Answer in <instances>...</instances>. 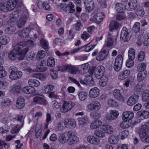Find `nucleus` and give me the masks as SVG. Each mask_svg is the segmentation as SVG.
<instances>
[{
    "label": "nucleus",
    "instance_id": "nucleus-1",
    "mask_svg": "<svg viewBox=\"0 0 149 149\" xmlns=\"http://www.w3.org/2000/svg\"><path fill=\"white\" fill-rule=\"evenodd\" d=\"M26 45L29 47H32L34 46V43L32 40H30L19 43L16 45L15 47L8 54V57L10 59L13 60L17 58L19 60L23 59L24 58L26 53L28 51V48H26L22 50V47H24Z\"/></svg>",
    "mask_w": 149,
    "mask_h": 149
},
{
    "label": "nucleus",
    "instance_id": "nucleus-2",
    "mask_svg": "<svg viewBox=\"0 0 149 149\" xmlns=\"http://www.w3.org/2000/svg\"><path fill=\"white\" fill-rule=\"evenodd\" d=\"M10 19L12 22L17 21V26L19 28L23 26L27 20V16L23 13L21 10H17L13 11L10 15Z\"/></svg>",
    "mask_w": 149,
    "mask_h": 149
},
{
    "label": "nucleus",
    "instance_id": "nucleus-3",
    "mask_svg": "<svg viewBox=\"0 0 149 149\" xmlns=\"http://www.w3.org/2000/svg\"><path fill=\"white\" fill-rule=\"evenodd\" d=\"M10 74V78L12 80H16L20 78L22 75V72L18 70L14 66H12L9 68Z\"/></svg>",
    "mask_w": 149,
    "mask_h": 149
},
{
    "label": "nucleus",
    "instance_id": "nucleus-4",
    "mask_svg": "<svg viewBox=\"0 0 149 149\" xmlns=\"http://www.w3.org/2000/svg\"><path fill=\"white\" fill-rule=\"evenodd\" d=\"M19 5L16 2L8 1L3 3L1 11H5L6 10L11 11L16 6Z\"/></svg>",
    "mask_w": 149,
    "mask_h": 149
},
{
    "label": "nucleus",
    "instance_id": "nucleus-5",
    "mask_svg": "<svg viewBox=\"0 0 149 149\" xmlns=\"http://www.w3.org/2000/svg\"><path fill=\"white\" fill-rule=\"evenodd\" d=\"M123 58L121 54L118 55L116 57L114 62V69L116 71H119L121 69L123 63Z\"/></svg>",
    "mask_w": 149,
    "mask_h": 149
},
{
    "label": "nucleus",
    "instance_id": "nucleus-6",
    "mask_svg": "<svg viewBox=\"0 0 149 149\" xmlns=\"http://www.w3.org/2000/svg\"><path fill=\"white\" fill-rule=\"evenodd\" d=\"M71 136V132L68 131L65 132L60 134L58 138V141L61 143H65L69 140Z\"/></svg>",
    "mask_w": 149,
    "mask_h": 149
},
{
    "label": "nucleus",
    "instance_id": "nucleus-7",
    "mask_svg": "<svg viewBox=\"0 0 149 149\" xmlns=\"http://www.w3.org/2000/svg\"><path fill=\"white\" fill-rule=\"evenodd\" d=\"M74 105L75 104L73 102L64 101L62 107L61 108V111L63 113L68 112L70 110Z\"/></svg>",
    "mask_w": 149,
    "mask_h": 149
},
{
    "label": "nucleus",
    "instance_id": "nucleus-8",
    "mask_svg": "<svg viewBox=\"0 0 149 149\" xmlns=\"http://www.w3.org/2000/svg\"><path fill=\"white\" fill-rule=\"evenodd\" d=\"M131 37L128 29L125 27H123L120 34L121 40L124 42H127L130 39Z\"/></svg>",
    "mask_w": 149,
    "mask_h": 149
},
{
    "label": "nucleus",
    "instance_id": "nucleus-9",
    "mask_svg": "<svg viewBox=\"0 0 149 149\" xmlns=\"http://www.w3.org/2000/svg\"><path fill=\"white\" fill-rule=\"evenodd\" d=\"M64 70L67 71L71 74H77L79 72L78 67L75 65H67L64 66Z\"/></svg>",
    "mask_w": 149,
    "mask_h": 149
},
{
    "label": "nucleus",
    "instance_id": "nucleus-10",
    "mask_svg": "<svg viewBox=\"0 0 149 149\" xmlns=\"http://www.w3.org/2000/svg\"><path fill=\"white\" fill-rule=\"evenodd\" d=\"M100 107L101 105L100 102L96 101L92 102L87 106L88 109L91 111L93 110L97 111L100 110Z\"/></svg>",
    "mask_w": 149,
    "mask_h": 149
},
{
    "label": "nucleus",
    "instance_id": "nucleus-11",
    "mask_svg": "<svg viewBox=\"0 0 149 149\" xmlns=\"http://www.w3.org/2000/svg\"><path fill=\"white\" fill-rule=\"evenodd\" d=\"M49 0L40 1H38L37 5L40 8H43L46 10H50V7L49 5Z\"/></svg>",
    "mask_w": 149,
    "mask_h": 149
},
{
    "label": "nucleus",
    "instance_id": "nucleus-12",
    "mask_svg": "<svg viewBox=\"0 0 149 149\" xmlns=\"http://www.w3.org/2000/svg\"><path fill=\"white\" fill-rule=\"evenodd\" d=\"M136 0H127V2L125 5V9L128 10H134L137 6Z\"/></svg>",
    "mask_w": 149,
    "mask_h": 149
},
{
    "label": "nucleus",
    "instance_id": "nucleus-13",
    "mask_svg": "<svg viewBox=\"0 0 149 149\" xmlns=\"http://www.w3.org/2000/svg\"><path fill=\"white\" fill-rule=\"evenodd\" d=\"M139 98V96L138 95L134 94L129 98L127 104L129 106L133 105L137 102Z\"/></svg>",
    "mask_w": 149,
    "mask_h": 149
},
{
    "label": "nucleus",
    "instance_id": "nucleus-14",
    "mask_svg": "<svg viewBox=\"0 0 149 149\" xmlns=\"http://www.w3.org/2000/svg\"><path fill=\"white\" fill-rule=\"evenodd\" d=\"M85 9L88 13L92 11L94 7V2L92 0H84Z\"/></svg>",
    "mask_w": 149,
    "mask_h": 149
},
{
    "label": "nucleus",
    "instance_id": "nucleus-15",
    "mask_svg": "<svg viewBox=\"0 0 149 149\" xmlns=\"http://www.w3.org/2000/svg\"><path fill=\"white\" fill-rule=\"evenodd\" d=\"M63 123L66 127L70 128L74 127L76 125L75 120L72 119H65Z\"/></svg>",
    "mask_w": 149,
    "mask_h": 149
},
{
    "label": "nucleus",
    "instance_id": "nucleus-16",
    "mask_svg": "<svg viewBox=\"0 0 149 149\" xmlns=\"http://www.w3.org/2000/svg\"><path fill=\"white\" fill-rule=\"evenodd\" d=\"M33 102L36 104H39L44 105L47 104L46 100L43 97L40 96H36L33 98Z\"/></svg>",
    "mask_w": 149,
    "mask_h": 149
},
{
    "label": "nucleus",
    "instance_id": "nucleus-17",
    "mask_svg": "<svg viewBox=\"0 0 149 149\" xmlns=\"http://www.w3.org/2000/svg\"><path fill=\"white\" fill-rule=\"evenodd\" d=\"M109 51L106 50H102L98 54L96 57V59L98 61H101L105 58L108 54Z\"/></svg>",
    "mask_w": 149,
    "mask_h": 149
},
{
    "label": "nucleus",
    "instance_id": "nucleus-18",
    "mask_svg": "<svg viewBox=\"0 0 149 149\" xmlns=\"http://www.w3.org/2000/svg\"><path fill=\"white\" fill-rule=\"evenodd\" d=\"M114 40L112 35L110 33L108 34L107 38L105 42V46L111 48L113 45Z\"/></svg>",
    "mask_w": 149,
    "mask_h": 149
},
{
    "label": "nucleus",
    "instance_id": "nucleus-19",
    "mask_svg": "<svg viewBox=\"0 0 149 149\" xmlns=\"http://www.w3.org/2000/svg\"><path fill=\"white\" fill-rule=\"evenodd\" d=\"M25 100L23 97H19L17 99L16 103V107L18 109L22 108L25 105Z\"/></svg>",
    "mask_w": 149,
    "mask_h": 149
},
{
    "label": "nucleus",
    "instance_id": "nucleus-20",
    "mask_svg": "<svg viewBox=\"0 0 149 149\" xmlns=\"http://www.w3.org/2000/svg\"><path fill=\"white\" fill-rule=\"evenodd\" d=\"M149 132V122H147L142 125L141 127L139 129V133L143 136V133L145 132Z\"/></svg>",
    "mask_w": 149,
    "mask_h": 149
},
{
    "label": "nucleus",
    "instance_id": "nucleus-21",
    "mask_svg": "<svg viewBox=\"0 0 149 149\" xmlns=\"http://www.w3.org/2000/svg\"><path fill=\"white\" fill-rule=\"evenodd\" d=\"M113 95L116 99L120 101H124V98L122 95L119 89H115L113 91Z\"/></svg>",
    "mask_w": 149,
    "mask_h": 149
},
{
    "label": "nucleus",
    "instance_id": "nucleus-22",
    "mask_svg": "<svg viewBox=\"0 0 149 149\" xmlns=\"http://www.w3.org/2000/svg\"><path fill=\"white\" fill-rule=\"evenodd\" d=\"M104 17V14L102 12L96 13L93 16L95 21L97 23L100 22Z\"/></svg>",
    "mask_w": 149,
    "mask_h": 149
},
{
    "label": "nucleus",
    "instance_id": "nucleus-23",
    "mask_svg": "<svg viewBox=\"0 0 149 149\" xmlns=\"http://www.w3.org/2000/svg\"><path fill=\"white\" fill-rule=\"evenodd\" d=\"M134 113L131 111H125L123 113L122 118L123 120H132L133 118Z\"/></svg>",
    "mask_w": 149,
    "mask_h": 149
},
{
    "label": "nucleus",
    "instance_id": "nucleus-24",
    "mask_svg": "<svg viewBox=\"0 0 149 149\" xmlns=\"http://www.w3.org/2000/svg\"><path fill=\"white\" fill-rule=\"evenodd\" d=\"M99 95V90L97 87H94L91 89L89 92V96L91 98L97 97Z\"/></svg>",
    "mask_w": 149,
    "mask_h": 149
},
{
    "label": "nucleus",
    "instance_id": "nucleus-25",
    "mask_svg": "<svg viewBox=\"0 0 149 149\" xmlns=\"http://www.w3.org/2000/svg\"><path fill=\"white\" fill-rule=\"evenodd\" d=\"M22 91L27 94H32L36 92L35 88L32 86H28L24 87L22 88Z\"/></svg>",
    "mask_w": 149,
    "mask_h": 149
},
{
    "label": "nucleus",
    "instance_id": "nucleus-26",
    "mask_svg": "<svg viewBox=\"0 0 149 149\" xmlns=\"http://www.w3.org/2000/svg\"><path fill=\"white\" fill-rule=\"evenodd\" d=\"M87 140L89 143L93 144L98 145L100 143V140L99 139L93 136H88L87 137Z\"/></svg>",
    "mask_w": 149,
    "mask_h": 149
},
{
    "label": "nucleus",
    "instance_id": "nucleus-27",
    "mask_svg": "<svg viewBox=\"0 0 149 149\" xmlns=\"http://www.w3.org/2000/svg\"><path fill=\"white\" fill-rule=\"evenodd\" d=\"M102 125V122L100 120H96L93 121L90 125V128L92 130L97 129Z\"/></svg>",
    "mask_w": 149,
    "mask_h": 149
},
{
    "label": "nucleus",
    "instance_id": "nucleus-28",
    "mask_svg": "<svg viewBox=\"0 0 149 149\" xmlns=\"http://www.w3.org/2000/svg\"><path fill=\"white\" fill-rule=\"evenodd\" d=\"M101 130H103L104 133L111 134L113 132V129L112 126L109 125H103L100 127Z\"/></svg>",
    "mask_w": 149,
    "mask_h": 149
},
{
    "label": "nucleus",
    "instance_id": "nucleus-29",
    "mask_svg": "<svg viewBox=\"0 0 149 149\" xmlns=\"http://www.w3.org/2000/svg\"><path fill=\"white\" fill-rule=\"evenodd\" d=\"M37 67L40 72H44L46 71L47 68L45 61L43 60L38 63L37 65Z\"/></svg>",
    "mask_w": 149,
    "mask_h": 149
},
{
    "label": "nucleus",
    "instance_id": "nucleus-30",
    "mask_svg": "<svg viewBox=\"0 0 149 149\" xmlns=\"http://www.w3.org/2000/svg\"><path fill=\"white\" fill-rule=\"evenodd\" d=\"M130 74L129 70H127L121 72L118 77V79L123 80L127 78Z\"/></svg>",
    "mask_w": 149,
    "mask_h": 149
},
{
    "label": "nucleus",
    "instance_id": "nucleus-31",
    "mask_svg": "<svg viewBox=\"0 0 149 149\" xmlns=\"http://www.w3.org/2000/svg\"><path fill=\"white\" fill-rule=\"evenodd\" d=\"M30 32V29H24L20 31L19 35L21 38H26L29 36V33Z\"/></svg>",
    "mask_w": 149,
    "mask_h": 149
},
{
    "label": "nucleus",
    "instance_id": "nucleus-32",
    "mask_svg": "<svg viewBox=\"0 0 149 149\" xmlns=\"http://www.w3.org/2000/svg\"><path fill=\"white\" fill-rule=\"evenodd\" d=\"M132 122V120H123L120 123V127L123 128H127L131 125Z\"/></svg>",
    "mask_w": 149,
    "mask_h": 149
},
{
    "label": "nucleus",
    "instance_id": "nucleus-33",
    "mask_svg": "<svg viewBox=\"0 0 149 149\" xmlns=\"http://www.w3.org/2000/svg\"><path fill=\"white\" fill-rule=\"evenodd\" d=\"M137 115L145 119L149 117V112L147 111H139L137 113Z\"/></svg>",
    "mask_w": 149,
    "mask_h": 149
},
{
    "label": "nucleus",
    "instance_id": "nucleus-34",
    "mask_svg": "<svg viewBox=\"0 0 149 149\" xmlns=\"http://www.w3.org/2000/svg\"><path fill=\"white\" fill-rule=\"evenodd\" d=\"M42 131V126L41 124H37L35 128V133L36 138H38Z\"/></svg>",
    "mask_w": 149,
    "mask_h": 149
},
{
    "label": "nucleus",
    "instance_id": "nucleus-35",
    "mask_svg": "<svg viewBox=\"0 0 149 149\" xmlns=\"http://www.w3.org/2000/svg\"><path fill=\"white\" fill-rule=\"evenodd\" d=\"M108 80L107 76H103L100 78L99 81V84L102 86H104L107 85Z\"/></svg>",
    "mask_w": 149,
    "mask_h": 149
},
{
    "label": "nucleus",
    "instance_id": "nucleus-36",
    "mask_svg": "<svg viewBox=\"0 0 149 149\" xmlns=\"http://www.w3.org/2000/svg\"><path fill=\"white\" fill-rule=\"evenodd\" d=\"M119 140L117 136L113 135L110 136L108 139V142L110 144H116Z\"/></svg>",
    "mask_w": 149,
    "mask_h": 149
},
{
    "label": "nucleus",
    "instance_id": "nucleus-37",
    "mask_svg": "<svg viewBox=\"0 0 149 149\" xmlns=\"http://www.w3.org/2000/svg\"><path fill=\"white\" fill-rule=\"evenodd\" d=\"M85 81L86 84L90 86L94 84V82L92 77L89 75H87L85 78Z\"/></svg>",
    "mask_w": 149,
    "mask_h": 149
},
{
    "label": "nucleus",
    "instance_id": "nucleus-38",
    "mask_svg": "<svg viewBox=\"0 0 149 149\" xmlns=\"http://www.w3.org/2000/svg\"><path fill=\"white\" fill-rule=\"evenodd\" d=\"M147 73L144 72H139L137 74V80L139 82L143 81L146 77Z\"/></svg>",
    "mask_w": 149,
    "mask_h": 149
},
{
    "label": "nucleus",
    "instance_id": "nucleus-39",
    "mask_svg": "<svg viewBox=\"0 0 149 149\" xmlns=\"http://www.w3.org/2000/svg\"><path fill=\"white\" fill-rule=\"evenodd\" d=\"M140 25L139 23L136 22L134 24L132 30L135 33H138V35L140 36L141 34H140L139 31L140 30Z\"/></svg>",
    "mask_w": 149,
    "mask_h": 149
},
{
    "label": "nucleus",
    "instance_id": "nucleus-40",
    "mask_svg": "<svg viewBox=\"0 0 149 149\" xmlns=\"http://www.w3.org/2000/svg\"><path fill=\"white\" fill-rule=\"evenodd\" d=\"M120 26V24L118 22L114 21H111L109 26L110 31L116 29Z\"/></svg>",
    "mask_w": 149,
    "mask_h": 149
},
{
    "label": "nucleus",
    "instance_id": "nucleus-41",
    "mask_svg": "<svg viewBox=\"0 0 149 149\" xmlns=\"http://www.w3.org/2000/svg\"><path fill=\"white\" fill-rule=\"evenodd\" d=\"M11 101L9 98H6L0 102V106L2 107H7L11 104Z\"/></svg>",
    "mask_w": 149,
    "mask_h": 149
},
{
    "label": "nucleus",
    "instance_id": "nucleus-42",
    "mask_svg": "<svg viewBox=\"0 0 149 149\" xmlns=\"http://www.w3.org/2000/svg\"><path fill=\"white\" fill-rule=\"evenodd\" d=\"M10 39L8 37L3 36L0 37V43L3 45H6L9 42Z\"/></svg>",
    "mask_w": 149,
    "mask_h": 149
},
{
    "label": "nucleus",
    "instance_id": "nucleus-43",
    "mask_svg": "<svg viewBox=\"0 0 149 149\" xmlns=\"http://www.w3.org/2000/svg\"><path fill=\"white\" fill-rule=\"evenodd\" d=\"M28 83L29 85L32 86L33 87L35 86V87L38 86L40 84L38 81L33 79H29L28 81Z\"/></svg>",
    "mask_w": 149,
    "mask_h": 149
},
{
    "label": "nucleus",
    "instance_id": "nucleus-44",
    "mask_svg": "<svg viewBox=\"0 0 149 149\" xmlns=\"http://www.w3.org/2000/svg\"><path fill=\"white\" fill-rule=\"evenodd\" d=\"M96 130L94 132V134L97 137L100 138H103L105 136L104 132L103 130Z\"/></svg>",
    "mask_w": 149,
    "mask_h": 149
},
{
    "label": "nucleus",
    "instance_id": "nucleus-45",
    "mask_svg": "<svg viewBox=\"0 0 149 149\" xmlns=\"http://www.w3.org/2000/svg\"><path fill=\"white\" fill-rule=\"evenodd\" d=\"M40 43L41 47L44 49L46 50L49 48L48 42L44 39H42L40 41Z\"/></svg>",
    "mask_w": 149,
    "mask_h": 149
},
{
    "label": "nucleus",
    "instance_id": "nucleus-46",
    "mask_svg": "<svg viewBox=\"0 0 149 149\" xmlns=\"http://www.w3.org/2000/svg\"><path fill=\"white\" fill-rule=\"evenodd\" d=\"M125 8V6L119 3L116 4L115 6L116 10L118 13H122L123 10Z\"/></svg>",
    "mask_w": 149,
    "mask_h": 149
},
{
    "label": "nucleus",
    "instance_id": "nucleus-47",
    "mask_svg": "<svg viewBox=\"0 0 149 149\" xmlns=\"http://www.w3.org/2000/svg\"><path fill=\"white\" fill-rule=\"evenodd\" d=\"M74 34L73 33V30L71 29L69 31V33L68 34L67 36L65 39L64 41L67 42L68 41H70L73 38Z\"/></svg>",
    "mask_w": 149,
    "mask_h": 149
},
{
    "label": "nucleus",
    "instance_id": "nucleus-48",
    "mask_svg": "<svg viewBox=\"0 0 149 149\" xmlns=\"http://www.w3.org/2000/svg\"><path fill=\"white\" fill-rule=\"evenodd\" d=\"M69 140L70 141L69 143V144L70 145H71L79 141V139L78 137L75 135L73 134L72 135V136Z\"/></svg>",
    "mask_w": 149,
    "mask_h": 149
},
{
    "label": "nucleus",
    "instance_id": "nucleus-49",
    "mask_svg": "<svg viewBox=\"0 0 149 149\" xmlns=\"http://www.w3.org/2000/svg\"><path fill=\"white\" fill-rule=\"evenodd\" d=\"M91 118L94 119L99 118L101 117V114L96 111L91 112L90 114Z\"/></svg>",
    "mask_w": 149,
    "mask_h": 149
},
{
    "label": "nucleus",
    "instance_id": "nucleus-50",
    "mask_svg": "<svg viewBox=\"0 0 149 149\" xmlns=\"http://www.w3.org/2000/svg\"><path fill=\"white\" fill-rule=\"evenodd\" d=\"M51 120V115L49 113H47L46 115V122L45 124V130H47L48 128L49 123Z\"/></svg>",
    "mask_w": 149,
    "mask_h": 149
},
{
    "label": "nucleus",
    "instance_id": "nucleus-51",
    "mask_svg": "<svg viewBox=\"0 0 149 149\" xmlns=\"http://www.w3.org/2000/svg\"><path fill=\"white\" fill-rule=\"evenodd\" d=\"M146 68V65L143 63H141L138 65L137 69L139 72H143Z\"/></svg>",
    "mask_w": 149,
    "mask_h": 149
},
{
    "label": "nucleus",
    "instance_id": "nucleus-52",
    "mask_svg": "<svg viewBox=\"0 0 149 149\" xmlns=\"http://www.w3.org/2000/svg\"><path fill=\"white\" fill-rule=\"evenodd\" d=\"M143 41L145 46L149 45V35L148 33L145 34L143 37Z\"/></svg>",
    "mask_w": 149,
    "mask_h": 149
},
{
    "label": "nucleus",
    "instance_id": "nucleus-53",
    "mask_svg": "<svg viewBox=\"0 0 149 149\" xmlns=\"http://www.w3.org/2000/svg\"><path fill=\"white\" fill-rule=\"evenodd\" d=\"M54 58L52 57H50L48 58L47 60V65L52 67L55 65Z\"/></svg>",
    "mask_w": 149,
    "mask_h": 149
},
{
    "label": "nucleus",
    "instance_id": "nucleus-54",
    "mask_svg": "<svg viewBox=\"0 0 149 149\" xmlns=\"http://www.w3.org/2000/svg\"><path fill=\"white\" fill-rule=\"evenodd\" d=\"M129 58L131 59H134L135 57V51L133 48H130L128 51Z\"/></svg>",
    "mask_w": 149,
    "mask_h": 149
},
{
    "label": "nucleus",
    "instance_id": "nucleus-55",
    "mask_svg": "<svg viewBox=\"0 0 149 149\" xmlns=\"http://www.w3.org/2000/svg\"><path fill=\"white\" fill-rule=\"evenodd\" d=\"M45 56V52L43 50H40L38 51L36 57L37 59L40 60L44 58Z\"/></svg>",
    "mask_w": 149,
    "mask_h": 149
},
{
    "label": "nucleus",
    "instance_id": "nucleus-56",
    "mask_svg": "<svg viewBox=\"0 0 149 149\" xmlns=\"http://www.w3.org/2000/svg\"><path fill=\"white\" fill-rule=\"evenodd\" d=\"M135 13L138 16H143L144 14V12L142 7H138L136 9Z\"/></svg>",
    "mask_w": 149,
    "mask_h": 149
},
{
    "label": "nucleus",
    "instance_id": "nucleus-57",
    "mask_svg": "<svg viewBox=\"0 0 149 149\" xmlns=\"http://www.w3.org/2000/svg\"><path fill=\"white\" fill-rule=\"evenodd\" d=\"M79 99L81 101H84L87 99V95L86 93L84 92H81L78 94Z\"/></svg>",
    "mask_w": 149,
    "mask_h": 149
},
{
    "label": "nucleus",
    "instance_id": "nucleus-58",
    "mask_svg": "<svg viewBox=\"0 0 149 149\" xmlns=\"http://www.w3.org/2000/svg\"><path fill=\"white\" fill-rule=\"evenodd\" d=\"M108 105L113 107H116L118 106L117 102L112 99H109L108 100Z\"/></svg>",
    "mask_w": 149,
    "mask_h": 149
},
{
    "label": "nucleus",
    "instance_id": "nucleus-59",
    "mask_svg": "<svg viewBox=\"0 0 149 149\" xmlns=\"http://www.w3.org/2000/svg\"><path fill=\"white\" fill-rule=\"evenodd\" d=\"M147 92H144L143 93L142 100L145 102L149 100V91H147Z\"/></svg>",
    "mask_w": 149,
    "mask_h": 149
},
{
    "label": "nucleus",
    "instance_id": "nucleus-60",
    "mask_svg": "<svg viewBox=\"0 0 149 149\" xmlns=\"http://www.w3.org/2000/svg\"><path fill=\"white\" fill-rule=\"evenodd\" d=\"M139 134L140 137L141 139L144 138L146 142L149 143V132L143 133L142 136L141 135V134H140V133Z\"/></svg>",
    "mask_w": 149,
    "mask_h": 149
},
{
    "label": "nucleus",
    "instance_id": "nucleus-61",
    "mask_svg": "<svg viewBox=\"0 0 149 149\" xmlns=\"http://www.w3.org/2000/svg\"><path fill=\"white\" fill-rule=\"evenodd\" d=\"M16 28L15 26H11L6 28L5 29V32L8 34H11L15 32L16 30Z\"/></svg>",
    "mask_w": 149,
    "mask_h": 149
},
{
    "label": "nucleus",
    "instance_id": "nucleus-62",
    "mask_svg": "<svg viewBox=\"0 0 149 149\" xmlns=\"http://www.w3.org/2000/svg\"><path fill=\"white\" fill-rule=\"evenodd\" d=\"M67 10H68L69 12L70 13H73L75 10V8H74V5L72 2H70L67 4Z\"/></svg>",
    "mask_w": 149,
    "mask_h": 149
},
{
    "label": "nucleus",
    "instance_id": "nucleus-63",
    "mask_svg": "<svg viewBox=\"0 0 149 149\" xmlns=\"http://www.w3.org/2000/svg\"><path fill=\"white\" fill-rule=\"evenodd\" d=\"M76 30L79 31L83 27V25L82 24L80 21H77L76 23L74 24Z\"/></svg>",
    "mask_w": 149,
    "mask_h": 149
},
{
    "label": "nucleus",
    "instance_id": "nucleus-64",
    "mask_svg": "<svg viewBox=\"0 0 149 149\" xmlns=\"http://www.w3.org/2000/svg\"><path fill=\"white\" fill-rule=\"evenodd\" d=\"M134 59H131L129 58L126 61V65L128 68H130L132 67L134 64V62L133 61Z\"/></svg>",
    "mask_w": 149,
    "mask_h": 149
}]
</instances>
